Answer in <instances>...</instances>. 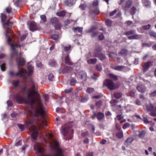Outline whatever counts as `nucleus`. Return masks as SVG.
Segmentation results:
<instances>
[{
	"mask_svg": "<svg viewBox=\"0 0 156 156\" xmlns=\"http://www.w3.org/2000/svg\"><path fill=\"white\" fill-rule=\"evenodd\" d=\"M151 97H154L156 96V90L154 91L150 94Z\"/></svg>",
	"mask_w": 156,
	"mask_h": 156,
	"instance_id": "obj_63",
	"label": "nucleus"
},
{
	"mask_svg": "<svg viewBox=\"0 0 156 156\" xmlns=\"http://www.w3.org/2000/svg\"><path fill=\"white\" fill-rule=\"evenodd\" d=\"M66 14L65 11H63L57 13V15L59 16H64Z\"/></svg>",
	"mask_w": 156,
	"mask_h": 156,
	"instance_id": "obj_35",
	"label": "nucleus"
},
{
	"mask_svg": "<svg viewBox=\"0 0 156 156\" xmlns=\"http://www.w3.org/2000/svg\"><path fill=\"white\" fill-rule=\"evenodd\" d=\"M98 2L97 0H94L93 3V5L94 6H96L98 5Z\"/></svg>",
	"mask_w": 156,
	"mask_h": 156,
	"instance_id": "obj_61",
	"label": "nucleus"
},
{
	"mask_svg": "<svg viewBox=\"0 0 156 156\" xmlns=\"http://www.w3.org/2000/svg\"><path fill=\"white\" fill-rule=\"evenodd\" d=\"M76 81L75 80L72 79L70 81V83L71 86H73L76 83Z\"/></svg>",
	"mask_w": 156,
	"mask_h": 156,
	"instance_id": "obj_49",
	"label": "nucleus"
},
{
	"mask_svg": "<svg viewBox=\"0 0 156 156\" xmlns=\"http://www.w3.org/2000/svg\"><path fill=\"white\" fill-rule=\"evenodd\" d=\"M93 113L94 115L92 117L93 119L97 117L98 120H101L104 117V114L101 112H99L97 113L95 112H94Z\"/></svg>",
	"mask_w": 156,
	"mask_h": 156,
	"instance_id": "obj_9",
	"label": "nucleus"
},
{
	"mask_svg": "<svg viewBox=\"0 0 156 156\" xmlns=\"http://www.w3.org/2000/svg\"><path fill=\"white\" fill-rule=\"evenodd\" d=\"M136 89L139 92L144 93L146 91V88L144 85L139 83L137 85Z\"/></svg>",
	"mask_w": 156,
	"mask_h": 156,
	"instance_id": "obj_10",
	"label": "nucleus"
},
{
	"mask_svg": "<svg viewBox=\"0 0 156 156\" xmlns=\"http://www.w3.org/2000/svg\"><path fill=\"white\" fill-rule=\"evenodd\" d=\"M117 12V9L115 10L114 11H113V12H111L110 13V16H113Z\"/></svg>",
	"mask_w": 156,
	"mask_h": 156,
	"instance_id": "obj_60",
	"label": "nucleus"
},
{
	"mask_svg": "<svg viewBox=\"0 0 156 156\" xmlns=\"http://www.w3.org/2000/svg\"><path fill=\"white\" fill-rule=\"evenodd\" d=\"M50 144L51 147L55 152V153L52 156L44 154L45 149L42 144L36 143L34 146V149L40 154V156H63L64 151L60 147L57 141L53 140Z\"/></svg>",
	"mask_w": 156,
	"mask_h": 156,
	"instance_id": "obj_2",
	"label": "nucleus"
},
{
	"mask_svg": "<svg viewBox=\"0 0 156 156\" xmlns=\"http://www.w3.org/2000/svg\"><path fill=\"white\" fill-rule=\"evenodd\" d=\"M19 83V80H14L12 81V84L14 87H16L18 86Z\"/></svg>",
	"mask_w": 156,
	"mask_h": 156,
	"instance_id": "obj_29",
	"label": "nucleus"
},
{
	"mask_svg": "<svg viewBox=\"0 0 156 156\" xmlns=\"http://www.w3.org/2000/svg\"><path fill=\"white\" fill-rule=\"evenodd\" d=\"M104 85L107 86L111 90H115L119 87V86L115 84L112 80L108 79L105 81Z\"/></svg>",
	"mask_w": 156,
	"mask_h": 156,
	"instance_id": "obj_7",
	"label": "nucleus"
},
{
	"mask_svg": "<svg viewBox=\"0 0 156 156\" xmlns=\"http://www.w3.org/2000/svg\"><path fill=\"white\" fill-rule=\"evenodd\" d=\"M18 65L20 66H23L25 64V61L23 58H18L16 59Z\"/></svg>",
	"mask_w": 156,
	"mask_h": 156,
	"instance_id": "obj_15",
	"label": "nucleus"
},
{
	"mask_svg": "<svg viewBox=\"0 0 156 156\" xmlns=\"http://www.w3.org/2000/svg\"><path fill=\"white\" fill-rule=\"evenodd\" d=\"M133 139L132 138H129L125 141V144L126 145H129L131 144L133 141Z\"/></svg>",
	"mask_w": 156,
	"mask_h": 156,
	"instance_id": "obj_21",
	"label": "nucleus"
},
{
	"mask_svg": "<svg viewBox=\"0 0 156 156\" xmlns=\"http://www.w3.org/2000/svg\"><path fill=\"white\" fill-rule=\"evenodd\" d=\"M33 68L32 66H29L27 68V71L26 72L24 71L21 69H19L18 72L15 74L14 72L12 71H10L9 72V75L10 76L12 77L14 75L16 76H20V77H22L24 79H26L27 77V76H30L33 73Z\"/></svg>",
	"mask_w": 156,
	"mask_h": 156,
	"instance_id": "obj_3",
	"label": "nucleus"
},
{
	"mask_svg": "<svg viewBox=\"0 0 156 156\" xmlns=\"http://www.w3.org/2000/svg\"><path fill=\"white\" fill-rule=\"evenodd\" d=\"M136 8L134 6H133L131 9L130 11V14L132 15H134L136 13Z\"/></svg>",
	"mask_w": 156,
	"mask_h": 156,
	"instance_id": "obj_27",
	"label": "nucleus"
},
{
	"mask_svg": "<svg viewBox=\"0 0 156 156\" xmlns=\"http://www.w3.org/2000/svg\"><path fill=\"white\" fill-rule=\"evenodd\" d=\"M30 83L31 87L27 91V97L24 98L21 96L17 95L16 96V101L20 103L24 102L25 104L30 106L28 112L32 118L41 115L42 119L39 124L43 126H46V119L44 114L45 111L39 94L36 88V84L32 80H30Z\"/></svg>",
	"mask_w": 156,
	"mask_h": 156,
	"instance_id": "obj_1",
	"label": "nucleus"
},
{
	"mask_svg": "<svg viewBox=\"0 0 156 156\" xmlns=\"http://www.w3.org/2000/svg\"><path fill=\"white\" fill-rule=\"evenodd\" d=\"M48 80L50 81H53L54 79V76L51 73H50L48 74Z\"/></svg>",
	"mask_w": 156,
	"mask_h": 156,
	"instance_id": "obj_32",
	"label": "nucleus"
},
{
	"mask_svg": "<svg viewBox=\"0 0 156 156\" xmlns=\"http://www.w3.org/2000/svg\"><path fill=\"white\" fill-rule=\"evenodd\" d=\"M79 7L81 9L84 10L86 7V5L85 4H83L79 6Z\"/></svg>",
	"mask_w": 156,
	"mask_h": 156,
	"instance_id": "obj_53",
	"label": "nucleus"
},
{
	"mask_svg": "<svg viewBox=\"0 0 156 156\" xmlns=\"http://www.w3.org/2000/svg\"><path fill=\"white\" fill-rule=\"evenodd\" d=\"M102 104V101H99L96 103V106L97 108H100Z\"/></svg>",
	"mask_w": 156,
	"mask_h": 156,
	"instance_id": "obj_40",
	"label": "nucleus"
},
{
	"mask_svg": "<svg viewBox=\"0 0 156 156\" xmlns=\"http://www.w3.org/2000/svg\"><path fill=\"white\" fill-rule=\"evenodd\" d=\"M72 30L75 33H81L82 32L83 28L77 27L73 28Z\"/></svg>",
	"mask_w": 156,
	"mask_h": 156,
	"instance_id": "obj_18",
	"label": "nucleus"
},
{
	"mask_svg": "<svg viewBox=\"0 0 156 156\" xmlns=\"http://www.w3.org/2000/svg\"><path fill=\"white\" fill-rule=\"evenodd\" d=\"M149 34L151 36L156 38V33L154 31L151 30L149 32Z\"/></svg>",
	"mask_w": 156,
	"mask_h": 156,
	"instance_id": "obj_36",
	"label": "nucleus"
},
{
	"mask_svg": "<svg viewBox=\"0 0 156 156\" xmlns=\"http://www.w3.org/2000/svg\"><path fill=\"white\" fill-rule=\"evenodd\" d=\"M62 128L61 133L62 134L65 136V140H68L71 139L72 138L71 134L73 132V129H70L69 127L66 125L62 126Z\"/></svg>",
	"mask_w": 156,
	"mask_h": 156,
	"instance_id": "obj_6",
	"label": "nucleus"
},
{
	"mask_svg": "<svg viewBox=\"0 0 156 156\" xmlns=\"http://www.w3.org/2000/svg\"><path fill=\"white\" fill-rule=\"evenodd\" d=\"M116 137L119 138L121 139L123 137V133L122 131H120L117 132L116 134Z\"/></svg>",
	"mask_w": 156,
	"mask_h": 156,
	"instance_id": "obj_25",
	"label": "nucleus"
},
{
	"mask_svg": "<svg viewBox=\"0 0 156 156\" xmlns=\"http://www.w3.org/2000/svg\"><path fill=\"white\" fill-rule=\"evenodd\" d=\"M100 143L103 144H108L109 142L108 141L105 139H102V140L100 142Z\"/></svg>",
	"mask_w": 156,
	"mask_h": 156,
	"instance_id": "obj_51",
	"label": "nucleus"
},
{
	"mask_svg": "<svg viewBox=\"0 0 156 156\" xmlns=\"http://www.w3.org/2000/svg\"><path fill=\"white\" fill-rule=\"evenodd\" d=\"M94 91V89L91 88H88L87 90V92L89 94L92 93Z\"/></svg>",
	"mask_w": 156,
	"mask_h": 156,
	"instance_id": "obj_48",
	"label": "nucleus"
},
{
	"mask_svg": "<svg viewBox=\"0 0 156 156\" xmlns=\"http://www.w3.org/2000/svg\"><path fill=\"white\" fill-rule=\"evenodd\" d=\"M125 66H117L114 67V69L118 71H121L124 69Z\"/></svg>",
	"mask_w": 156,
	"mask_h": 156,
	"instance_id": "obj_34",
	"label": "nucleus"
},
{
	"mask_svg": "<svg viewBox=\"0 0 156 156\" xmlns=\"http://www.w3.org/2000/svg\"><path fill=\"white\" fill-rule=\"evenodd\" d=\"M5 64L3 63L1 65V68L2 71H4L5 70Z\"/></svg>",
	"mask_w": 156,
	"mask_h": 156,
	"instance_id": "obj_47",
	"label": "nucleus"
},
{
	"mask_svg": "<svg viewBox=\"0 0 156 156\" xmlns=\"http://www.w3.org/2000/svg\"><path fill=\"white\" fill-rule=\"evenodd\" d=\"M109 78L114 80H118L117 76L112 73L109 74Z\"/></svg>",
	"mask_w": 156,
	"mask_h": 156,
	"instance_id": "obj_20",
	"label": "nucleus"
},
{
	"mask_svg": "<svg viewBox=\"0 0 156 156\" xmlns=\"http://www.w3.org/2000/svg\"><path fill=\"white\" fill-rule=\"evenodd\" d=\"M58 37V34L53 35L52 36V38L55 40L57 39Z\"/></svg>",
	"mask_w": 156,
	"mask_h": 156,
	"instance_id": "obj_59",
	"label": "nucleus"
},
{
	"mask_svg": "<svg viewBox=\"0 0 156 156\" xmlns=\"http://www.w3.org/2000/svg\"><path fill=\"white\" fill-rule=\"evenodd\" d=\"M151 116H156V110L155 109L153 111H152L151 112Z\"/></svg>",
	"mask_w": 156,
	"mask_h": 156,
	"instance_id": "obj_56",
	"label": "nucleus"
},
{
	"mask_svg": "<svg viewBox=\"0 0 156 156\" xmlns=\"http://www.w3.org/2000/svg\"><path fill=\"white\" fill-rule=\"evenodd\" d=\"M109 57L112 58H114L116 56V54L113 52H110L109 55Z\"/></svg>",
	"mask_w": 156,
	"mask_h": 156,
	"instance_id": "obj_45",
	"label": "nucleus"
},
{
	"mask_svg": "<svg viewBox=\"0 0 156 156\" xmlns=\"http://www.w3.org/2000/svg\"><path fill=\"white\" fill-rule=\"evenodd\" d=\"M101 48L100 47H98L96 48L94 52V56H97L98 54L100 53V52L101 50Z\"/></svg>",
	"mask_w": 156,
	"mask_h": 156,
	"instance_id": "obj_19",
	"label": "nucleus"
},
{
	"mask_svg": "<svg viewBox=\"0 0 156 156\" xmlns=\"http://www.w3.org/2000/svg\"><path fill=\"white\" fill-rule=\"evenodd\" d=\"M49 63L50 65L52 66H54L56 65V62H55L54 61H51V62H50Z\"/></svg>",
	"mask_w": 156,
	"mask_h": 156,
	"instance_id": "obj_58",
	"label": "nucleus"
},
{
	"mask_svg": "<svg viewBox=\"0 0 156 156\" xmlns=\"http://www.w3.org/2000/svg\"><path fill=\"white\" fill-rule=\"evenodd\" d=\"M97 57H98L100 60H102L105 58L106 57L105 56L101 53L97 54Z\"/></svg>",
	"mask_w": 156,
	"mask_h": 156,
	"instance_id": "obj_24",
	"label": "nucleus"
},
{
	"mask_svg": "<svg viewBox=\"0 0 156 156\" xmlns=\"http://www.w3.org/2000/svg\"><path fill=\"white\" fill-rule=\"evenodd\" d=\"M65 4L67 6H71L73 3V0H67L65 1Z\"/></svg>",
	"mask_w": 156,
	"mask_h": 156,
	"instance_id": "obj_23",
	"label": "nucleus"
},
{
	"mask_svg": "<svg viewBox=\"0 0 156 156\" xmlns=\"http://www.w3.org/2000/svg\"><path fill=\"white\" fill-rule=\"evenodd\" d=\"M142 38L141 35L137 34H133L132 36L128 37V39L129 40H139L141 39Z\"/></svg>",
	"mask_w": 156,
	"mask_h": 156,
	"instance_id": "obj_12",
	"label": "nucleus"
},
{
	"mask_svg": "<svg viewBox=\"0 0 156 156\" xmlns=\"http://www.w3.org/2000/svg\"><path fill=\"white\" fill-rule=\"evenodd\" d=\"M135 31L133 30H131L125 33V34L126 36H128L134 34Z\"/></svg>",
	"mask_w": 156,
	"mask_h": 156,
	"instance_id": "obj_30",
	"label": "nucleus"
},
{
	"mask_svg": "<svg viewBox=\"0 0 156 156\" xmlns=\"http://www.w3.org/2000/svg\"><path fill=\"white\" fill-rule=\"evenodd\" d=\"M56 112L61 113L63 112V110L59 108H58L56 109Z\"/></svg>",
	"mask_w": 156,
	"mask_h": 156,
	"instance_id": "obj_62",
	"label": "nucleus"
},
{
	"mask_svg": "<svg viewBox=\"0 0 156 156\" xmlns=\"http://www.w3.org/2000/svg\"><path fill=\"white\" fill-rule=\"evenodd\" d=\"M96 29H97V27H95V26H93V27H91V28L90 29L88 30V32H91L92 31H93V30Z\"/></svg>",
	"mask_w": 156,
	"mask_h": 156,
	"instance_id": "obj_55",
	"label": "nucleus"
},
{
	"mask_svg": "<svg viewBox=\"0 0 156 156\" xmlns=\"http://www.w3.org/2000/svg\"><path fill=\"white\" fill-rule=\"evenodd\" d=\"M6 57V55L4 53H1L0 54V59H3Z\"/></svg>",
	"mask_w": 156,
	"mask_h": 156,
	"instance_id": "obj_57",
	"label": "nucleus"
},
{
	"mask_svg": "<svg viewBox=\"0 0 156 156\" xmlns=\"http://www.w3.org/2000/svg\"><path fill=\"white\" fill-rule=\"evenodd\" d=\"M87 62L89 64H94L97 62V59L96 58L89 59L87 60Z\"/></svg>",
	"mask_w": 156,
	"mask_h": 156,
	"instance_id": "obj_28",
	"label": "nucleus"
},
{
	"mask_svg": "<svg viewBox=\"0 0 156 156\" xmlns=\"http://www.w3.org/2000/svg\"><path fill=\"white\" fill-rule=\"evenodd\" d=\"M152 62L150 61L146 62L144 66V72H145L149 68L150 66L152 64Z\"/></svg>",
	"mask_w": 156,
	"mask_h": 156,
	"instance_id": "obj_16",
	"label": "nucleus"
},
{
	"mask_svg": "<svg viewBox=\"0 0 156 156\" xmlns=\"http://www.w3.org/2000/svg\"><path fill=\"white\" fill-rule=\"evenodd\" d=\"M73 89L72 88H70L69 89H67L64 90V92L66 93H68L71 92Z\"/></svg>",
	"mask_w": 156,
	"mask_h": 156,
	"instance_id": "obj_54",
	"label": "nucleus"
},
{
	"mask_svg": "<svg viewBox=\"0 0 156 156\" xmlns=\"http://www.w3.org/2000/svg\"><path fill=\"white\" fill-rule=\"evenodd\" d=\"M41 19L44 21L45 22L46 20V17L44 15H41Z\"/></svg>",
	"mask_w": 156,
	"mask_h": 156,
	"instance_id": "obj_64",
	"label": "nucleus"
},
{
	"mask_svg": "<svg viewBox=\"0 0 156 156\" xmlns=\"http://www.w3.org/2000/svg\"><path fill=\"white\" fill-rule=\"evenodd\" d=\"M1 20L2 23H3V26L5 28H6L8 27H11V24H12V22H10L9 21L5 22V21L7 17L5 15L1 13Z\"/></svg>",
	"mask_w": 156,
	"mask_h": 156,
	"instance_id": "obj_8",
	"label": "nucleus"
},
{
	"mask_svg": "<svg viewBox=\"0 0 156 156\" xmlns=\"http://www.w3.org/2000/svg\"><path fill=\"white\" fill-rule=\"evenodd\" d=\"M145 134V131H143L140 132L138 136L140 138H143L144 137Z\"/></svg>",
	"mask_w": 156,
	"mask_h": 156,
	"instance_id": "obj_33",
	"label": "nucleus"
},
{
	"mask_svg": "<svg viewBox=\"0 0 156 156\" xmlns=\"http://www.w3.org/2000/svg\"><path fill=\"white\" fill-rule=\"evenodd\" d=\"M72 68L66 66L64 68H61L60 69V73H69L70 72Z\"/></svg>",
	"mask_w": 156,
	"mask_h": 156,
	"instance_id": "obj_14",
	"label": "nucleus"
},
{
	"mask_svg": "<svg viewBox=\"0 0 156 156\" xmlns=\"http://www.w3.org/2000/svg\"><path fill=\"white\" fill-rule=\"evenodd\" d=\"M37 29L36 23L34 22H31L30 27V30L32 31H34L36 30Z\"/></svg>",
	"mask_w": 156,
	"mask_h": 156,
	"instance_id": "obj_17",
	"label": "nucleus"
},
{
	"mask_svg": "<svg viewBox=\"0 0 156 156\" xmlns=\"http://www.w3.org/2000/svg\"><path fill=\"white\" fill-rule=\"evenodd\" d=\"M26 126L27 128L32 131L31 138L34 140H35L38 134V128L34 125V120L32 119L28 121L26 124Z\"/></svg>",
	"mask_w": 156,
	"mask_h": 156,
	"instance_id": "obj_5",
	"label": "nucleus"
},
{
	"mask_svg": "<svg viewBox=\"0 0 156 156\" xmlns=\"http://www.w3.org/2000/svg\"><path fill=\"white\" fill-rule=\"evenodd\" d=\"M122 96V94L120 93L116 92L114 93V96L115 98L119 99L121 98Z\"/></svg>",
	"mask_w": 156,
	"mask_h": 156,
	"instance_id": "obj_31",
	"label": "nucleus"
},
{
	"mask_svg": "<svg viewBox=\"0 0 156 156\" xmlns=\"http://www.w3.org/2000/svg\"><path fill=\"white\" fill-rule=\"evenodd\" d=\"M51 22L52 23H56L58 22V20L56 18H52L51 19Z\"/></svg>",
	"mask_w": 156,
	"mask_h": 156,
	"instance_id": "obj_37",
	"label": "nucleus"
},
{
	"mask_svg": "<svg viewBox=\"0 0 156 156\" xmlns=\"http://www.w3.org/2000/svg\"><path fill=\"white\" fill-rule=\"evenodd\" d=\"M65 62L68 65H71L72 64L68 55H67L65 58Z\"/></svg>",
	"mask_w": 156,
	"mask_h": 156,
	"instance_id": "obj_22",
	"label": "nucleus"
},
{
	"mask_svg": "<svg viewBox=\"0 0 156 156\" xmlns=\"http://www.w3.org/2000/svg\"><path fill=\"white\" fill-rule=\"evenodd\" d=\"M96 68L98 71H101L102 69V66L100 64H98L96 66Z\"/></svg>",
	"mask_w": 156,
	"mask_h": 156,
	"instance_id": "obj_52",
	"label": "nucleus"
},
{
	"mask_svg": "<svg viewBox=\"0 0 156 156\" xmlns=\"http://www.w3.org/2000/svg\"><path fill=\"white\" fill-rule=\"evenodd\" d=\"M132 2L130 0L127 1L123 6L122 7L123 9L125 11H126L129 8L132 4Z\"/></svg>",
	"mask_w": 156,
	"mask_h": 156,
	"instance_id": "obj_11",
	"label": "nucleus"
},
{
	"mask_svg": "<svg viewBox=\"0 0 156 156\" xmlns=\"http://www.w3.org/2000/svg\"><path fill=\"white\" fill-rule=\"evenodd\" d=\"M144 4L146 7H149L150 5V2L148 0H144Z\"/></svg>",
	"mask_w": 156,
	"mask_h": 156,
	"instance_id": "obj_39",
	"label": "nucleus"
},
{
	"mask_svg": "<svg viewBox=\"0 0 156 156\" xmlns=\"http://www.w3.org/2000/svg\"><path fill=\"white\" fill-rule=\"evenodd\" d=\"M61 24L59 23V22L56 23L55 25V29L59 30L61 28Z\"/></svg>",
	"mask_w": 156,
	"mask_h": 156,
	"instance_id": "obj_41",
	"label": "nucleus"
},
{
	"mask_svg": "<svg viewBox=\"0 0 156 156\" xmlns=\"http://www.w3.org/2000/svg\"><path fill=\"white\" fill-rule=\"evenodd\" d=\"M105 23L107 26H111L112 24V21L109 19H107L105 21Z\"/></svg>",
	"mask_w": 156,
	"mask_h": 156,
	"instance_id": "obj_42",
	"label": "nucleus"
},
{
	"mask_svg": "<svg viewBox=\"0 0 156 156\" xmlns=\"http://www.w3.org/2000/svg\"><path fill=\"white\" fill-rule=\"evenodd\" d=\"M151 26V25L148 24L146 25H144L142 26V29L144 30H147L149 29Z\"/></svg>",
	"mask_w": 156,
	"mask_h": 156,
	"instance_id": "obj_46",
	"label": "nucleus"
},
{
	"mask_svg": "<svg viewBox=\"0 0 156 156\" xmlns=\"http://www.w3.org/2000/svg\"><path fill=\"white\" fill-rule=\"evenodd\" d=\"M71 48V46L70 45H68L64 47V50L65 51H67L70 50Z\"/></svg>",
	"mask_w": 156,
	"mask_h": 156,
	"instance_id": "obj_44",
	"label": "nucleus"
},
{
	"mask_svg": "<svg viewBox=\"0 0 156 156\" xmlns=\"http://www.w3.org/2000/svg\"><path fill=\"white\" fill-rule=\"evenodd\" d=\"M12 8L10 6H8L5 9V10L6 12L7 13H10L12 11Z\"/></svg>",
	"mask_w": 156,
	"mask_h": 156,
	"instance_id": "obj_43",
	"label": "nucleus"
},
{
	"mask_svg": "<svg viewBox=\"0 0 156 156\" xmlns=\"http://www.w3.org/2000/svg\"><path fill=\"white\" fill-rule=\"evenodd\" d=\"M79 77L83 81L85 80H86L87 77V74L84 71H81L79 73Z\"/></svg>",
	"mask_w": 156,
	"mask_h": 156,
	"instance_id": "obj_13",
	"label": "nucleus"
},
{
	"mask_svg": "<svg viewBox=\"0 0 156 156\" xmlns=\"http://www.w3.org/2000/svg\"><path fill=\"white\" fill-rule=\"evenodd\" d=\"M130 126V124L129 123H125L122 126V128L123 129H126V128L129 127Z\"/></svg>",
	"mask_w": 156,
	"mask_h": 156,
	"instance_id": "obj_50",
	"label": "nucleus"
},
{
	"mask_svg": "<svg viewBox=\"0 0 156 156\" xmlns=\"http://www.w3.org/2000/svg\"><path fill=\"white\" fill-rule=\"evenodd\" d=\"M12 31L11 30H6L5 33V34L8 43L10 45L12 49V51L11 53V55L12 56H17L18 55V51L15 48L18 47L19 46H21L16 43L11 44V43L12 39L10 37V36L13 37V35L12 34Z\"/></svg>",
	"mask_w": 156,
	"mask_h": 156,
	"instance_id": "obj_4",
	"label": "nucleus"
},
{
	"mask_svg": "<svg viewBox=\"0 0 156 156\" xmlns=\"http://www.w3.org/2000/svg\"><path fill=\"white\" fill-rule=\"evenodd\" d=\"M127 53V51L126 49H123L119 53L122 55H126Z\"/></svg>",
	"mask_w": 156,
	"mask_h": 156,
	"instance_id": "obj_38",
	"label": "nucleus"
},
{
	"mask_svg": "<svg viewBox=\"0 0 156 156\" xmlns=\"http://www.w3.org/2000/svg\"><path fill=\"white\" fill-rule=\"evenodd\" d=\"M147 109L148 111H150L152 110L154 108V105L151 104L147 105L146 106Z\"/></svg>",
	"mask_w": 156,
	"mask_h": 156,
	"instance_id": "obj_26",
	"label": "nucleus"
}]
</instances>
